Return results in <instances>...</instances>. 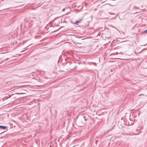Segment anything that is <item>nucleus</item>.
<instances>
[{
  "label": "nucleus",
  "mask_w": 147,
  "mask_h": 147,
  "mask_svg": "<svg viewBox=\"0 0 147 147\" xmlns=\"http://www.w3.org/2000/svg\"><path fill=\"white\" fill-rule=\"evenodd\" d=\"M78 124V125L80 126H81L82 125V124Z\"/></svg>",
  "instance_id": "20e7f679"
},
{
  "label": "nucleus",
  "mask_w": 147,
  "mask_h": 147,
  "mask_svg": "<svg viewBox=\"0 0 147 147\" xmlns=\"http://www.w3.org/2000/svg\"><path fill=\"white\" fill-rule=\"evenodd\" d=\"M8 59H7L6 60H7Z\"/></svg>",
  "instance_id": "423d86ee"
},
{
  "label": "nucleus",
  "mask_w": 147,
  "mask_h": 147,
  "mask_svg": "<svg viewBox=\"0 0 147 147\" xmlns=\"http://www.w3.org/2000/svg\"><path fill=\"white\" fill-rule=\"evenodd\" d=\"M7 128V127L4 126L0 125V129H5Z\"/></svg>",
  "instance_id": "f257e3e1"
},
{
  "label": "nucleus",
  "mask_w": 147,
  "mask_h": 147,
  "mask_svg": "<svg viewBox=\"0 0 147 147\" xmlns=\"http://www.w3.org/2000/svg\"><path fill=\"white\" fill-rule=\"evenodd\" d=\"M81 21H82V20H79L76 21V23H75L77 25V24H78L80 23L81 22Z\"/></svg>",
  "instance_id": "f03ea898"
},
{
  "label": "nucleus",
  "mask_w": 147,
  "mask_h": 147,
  "mask_svg": "<svg viewBox=\"0 0 147 147\" xmlns=\"http://www.w3.org/2000/svg\"><path fill=\"white\" fill-rule=\"evenodd\" d=\"M97 141H98V140H96V143H97Z\"/></svg>",
  "instance_id": "39448f33"
},
{
  "label": "nucleus",
  "mask_w": 147,
  "mask_h": 147,
  "mask_svg": "<svg viewBox=\"0 0 147 147\" xmlns=\"http://www.w3.org/2000/svg\"><path fill=\"white\" fill-rule=\"evenodd\" d=\"M143 33H147V30H146L143 31Z\"/></svg>",
  "instance_id": "7ed1b4c3"
}]
</instances>
